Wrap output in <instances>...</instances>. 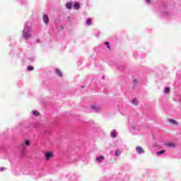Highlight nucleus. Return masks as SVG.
<instances>
[{
    "label": "nucleus",
    "mask_w": 181,
    "mask_h": 181,
    "mask_svg": "<svg viewBox=\"0 0 181 181\" xmlns=\"http://www.w3.org/2000/svg\"><path fill=\"white\" fill-rule=\"evenodd\" d=\"M105 45H107V46H110V42H105Z\"/></svg>",
    "instance_id": "obj_20"
},
{
    "label": "nucleus",
    "mask_w": 181,
    "mask_h": 181,
    "mask_svg": "<svg viewBox=\"0 0 181 181\" xmlns=\"http://www.w3.org/2000/svg\"><path fill=\"white\" fill-rule=\"evenodd\" d=\"M163 153H166V151L165 150H163V151H158L157 152V155L159 156L160 155H163Z\"/></svg>",
    "instance_id": "obj_13"
},
{
    "label": "nucleus",
    "mask_w": 181,
    "mask_h": 181,
    "mask_svg": "<svg viewBox=\"0 0 181 181\" xmlns=\"http://www.w3.org/2000/svg\"><path fill=\"white\" fill-rule=\"evenodd\" d=\"M167 146H169L170 148H175L176 144L175 143H168L166 144Z\"/></svg>",
    "instance_id": "obj_8"
},
{
    "label": "nucleus",
    "mask_w": 181,
    "mask_h": 181,
    "mask_svg": "<svg viewBox=\"0 0 181 181\" xmlns=\"http://www.w3.org/2000/svg\"><path fill=\"white\" fill-rule=\"evenodd\" d=\"M107 49H110V45H108V46H107Z\"/></svg>",
    "instance_id": "obj_23"
},
{
    "label": "nucleus",
    "mask_w": 181,
    "mask_h": 181,
    "mask_svg": "<svg viewBox=\"0 0 181 181\" xmlns=\"http://www.w3.org/2000/svg\"><path fill=\"white\" fill-rule=\"evenodd\" d=\"M136 151H137L138 153H144V148H142V147H141V146L136 147Z\"/></svg>",
    "instance_id": "obj_6"
},
{
    "label": "nucleus",
    "mask_w": 181,
    "mask_h": 181,
    "mask_svg": "<svg viewBox=\"0 0 181 181\" xmlns=\"http://www.w3.org/2000/svg\"><path fill=\"white\" fill-rule=\"evenodd\" d=\"M115 155V156H119V155H121V151L119 149H117Z\"/></svg>",
    "instance_id": "obj_14"
},
{
    "label": "nucleus",
    "mask_w": 181,
    "mask_h": 181,
    "mask_svg": "<svg viewBox=\"0 0 181 181\" xmlns=\"http://www.w3.org/2000/svg\"><path fill=\"white\" fill-rule=\"evenodd\" d=\"M74 9H80V4L78 2H76L74 6Z\"/></svg>",
    "instance_id": "obj_10"
},
{
    "label": "nucleus",
    "mask_w": 181,
    "mask_h": 181,
    "mask_svg": "<svg viewBox=\"0 0 181 181\" xmlns=\"http://www.w3.org/2000/svg\"><path fill=\"white\" fill-rule=\"evenodd\" d=\"M28 71H33V66H28Z\"/></svg>",
    "instance_id": "obj_19"
},
{
    "label": "nucleus",
    "mask_w": 181,
    "mask_h": 181,
    "mask_svg": "<svg viewBox=\"0 0 181 181\" xmlns=\"http://www.w3.org/2000/svg\"><path fill=\"white\" fill-rule=\"evenodd\" d=\"M111 136L113 138H117V134L115 133V130H114L112 133H111Z\"/></svg>",
    "instance_id": "obj_16"
},
{
    "label": "nucleus",
    "mask_w": 181,
    "mask_h": 181,
    "mask_svg": "<svg viewBox=\"0 0 181 181\" xmlns=\"http://www.w3.org/2000/svg\"><path fill=\"white\" fill-rule=\"evenodd\" d=\"M169 91H170V89L169 88H168V87L165 88L164 93L168 94V93H169Z\"/></svg>",
    "instance_id": "obj_17"
},
{
    "label": "nucleus",
    "mask_w": 181,
    "mask_h": 181,
    "mask_svg": "<svg viewBox=\"0 0 181 181\" xmlns=\"http://www.w3.org/2000/svg\"><path fill=\"white\" fill-rule=\"evenodd\" d=\"M104 159H105L104 156H100L96 158V162L101 163V162H103V160H104Z\"/></svg>",
    "instance_id": "obj_7"
},
{
    "label": "nucleus",
    "mask_w": 181,
    "mask_h": 181,
    "mask_svg": "<svg viewBox=\"0 0 181 181\" xmlns=\"http://www.w3.org/2000/svg\"><path fill=\"white\" fill-rule=\"evenodd\" d=\"M90 108L95 109V106H94V105L90 106Z\"/></svg>",
    "instance_id": "obj_21"
},
{
    "label": "nucleus",
    "mask_w": 181,
    "mask_h": 181,
    "mask_svg": "<svg viewBox=\"0 0 181 181\" xmlns=\"http://www.w3.org/2000/svg\"><path fill=\"white\" fill-rule=\"evenodd\" d=\"M55 73H56L57 74H58V76H59V77H63V73H62V71H60V69H57L55 70Z\"/></svg>",
    "instance_id": "obj_4"
},
{
    "label": "nucleus",
    "mask_w": 181,
    "mask_h": 181,
    "mask_svg": "<svg viewBox=\"0 0 181 181\" xmlns=\"http://www.w3.org/2000/svg\"><path fill=\"white\" fill-rule=\"evenodd\" d=\"M147 4H149V2H151V0H146Z\"/></svg>",
    "instance_id": "obj_22"
},
{
    "label": "nucleus",
    "mask_w": 181,
    "mask_h": 181,
    "mask_svg": "<svg viewBox=\"0 0 181 181\" xmlns=\"http://www.w3.org/2000/svg\"><path fill=\"white\" fill-rule=\"evenodd\" d=\"M168 122H170V124H177V122H176V120H175V119H170L169 120H168Z\"/></svg>",
    "instance_id": "obj_11"
},
{
    "label": "nucleus",
    "mask_w": 181,
    "mask_h": 181,
    "mask_svg": "<svg viewBox=\"0 0 181 181\" xmlns=\"http://www.w3.org/2000/svg\"><path fill=\"white\" fill-rule=\"evenodd\" d=\"M43 22L46 25H47V23H49V16H47V14H45L43 16Z\"/></svg>",
    "instance_id": "obj_3"
},
{
    "label": "nucleus",
    "mask_w": 181,
    "mask_h": 181,
    "mask_svg": "<svg viewBox=\"0 0 181 181\" xmlns=\"http://www.w3.org/2000/svg\"><path fill=\"white\" fill-rule=\"evenodd\" d=\"M53 156H54L52 152H47L45 153V159L47 160H49L50 159H52V158H53Z\"/></svg>",
    "instance_id": "obj_2"
},
{
    "label": "nucleus",
    "mask_w": 181,
    "mask_h": 181,
    "mask_svg": "<svg viewBox=\"0 0 181 181\" xmlns=\"http://www.w3.org/2000/svg\"><path fill=\"white\" fill-rule=\"evenodd\" d=\"M30 28L28 25H25L24 28V30L23 33V37L28 40V39H30Z\"/></svg>",
    "instance_id": "obj_1"
},
{
    "label": "nucleus",
    "mask_w": 181,
    "mask_h": 181,
    "mask_svg": "<svg viewBox=\"0 0 181 181\" xmlns=\"http://www.w3.org/2000/svg\"><path fill=\"white\" fill-rule=\"evenodd\" d=\"M33 115H35V117H39V112L36 111V110H33Z\"/></svg>",
    "instance_id": "obj_15"
},
{
    "label": "nucleus",
    "mask_w": 181,
    "mask_h": 181,
    "mask_svg": "<svg viewBox=\"0 0 181 181\" xmlns=\"http://www.w3.org/2000/svg\"><path fill=\"white\" fill-rule=\"evenodd\" d=\"M93 23V20L91 18H88L87 21H86V25H91Z\"/></svg>",
    "instance_id": "obj_12"
},
{
    "label": "nucleus",
    "mask_w": 181,
    "mask_h": 181,
    "mask_svg": "<svg viewBox=\"0 0 181 181\" xmlns=\"http://www.w3.org/2000/svg\"><path fill=\"white\" fill-rule=\"evenodd\" d=\"M25 146H29V145H30V141H29V140H25V141H24V143H23L22 144H21V146H25Z\"/></svg>",
    "instance_id": "obj_5"
},
{
    "label": "nucleus",
    "mask_w": 181,
    "mask_h": 181,
    "mask_svg": "<svg viewBox=\"0 0 181 181\" xmlns=\"http://www.w3.org/2000/svg\"><path fill=\"white\" fill-rule=\"evenodd\" d=\"M66 6L67 9H71V6H73V3L72 2L66 3Z\"/></svg>",
    "instance_id": "obj_9"
},
{
    "label": "nucleus",
    "mask_w": 181,
    "mask_h": 181,
    "mask_svg": "<svg viewBox=\"0 0 181 181\" xmlns=\"http://www.w3.org/2000/svg\"><path fill=\"white\" fill-rule=\"evenodd\" d=\"M132 103H133V104L136 105L138 104V100H136V99H133Z\"/></svg>",
    "instance_id": "obj_18"
}]
</instances>
